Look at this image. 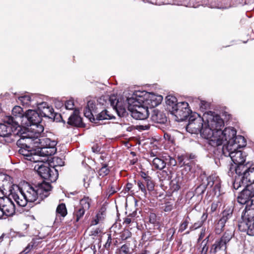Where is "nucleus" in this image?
Instances as JSON below:
<instances>
[{"label": "nucleus", "instance_id": "obj_46", "mask_svg": "<svg viewBox=\"0 0 254 254\" xmlns=\"http://www.w3.org/2000/svg\"><path fill=\"white\" fill-rule=\"evenodd\" d=\"M34 244V243L32 242L29 243L24 250L20 253V254H26L28 253L32 249Z\"/></svg>", "mask_w": 254, "mask_h": 254}, {"label": "nucleus", "instance_id": "obj_11", "mask_svg": "<svg viewBox=\"0 0 254 254\" xmlns=\"http://www.w3.org/2000/svg\"><path fill=\"white\" fill-rule=\"evenodd\" d=\"M235 173L240 175L247 185L254 183V166L252 167L249 163L238 166L235 168Z\"/></svg>", "mask_w": 254, "mask_h": 254}, {"label": "nucleus", "instance_id": "obj_41", "mask_svg": "<svg viewBox=\"0 0 254 254\" xmlns=\"http://www.w3.org/2000/svg\"><path fill=\"white\" fill-rule=\"evenodd\" d=\"M119 252L120 254H128L130 253L129 244H125L123 245L121 247Z\"/></svg>", "mask_w": 254, "mask_h": 254}, {"label": "nucleus", "instance_id": "obj_62", "mask_svg": "<svg viewBox=\"0 0 254 254\" xmlns=\"http://www.w3.org/2000/svg\"><path fill=\"white\" fill-rule=\"evenodd\" d=\"M111 243H112L111 236V235H109L107 241L105 245V248H109L111 245Z\"/></svg>", "mask_w": 254, "mask_h": 254}, {"label": "nucleus", "instance_id": "obj_4", "mask_svg": "<svg viewBox=\"0 0 254 254\" xmlns=\"http://www.w3.org/2000/svg\"><path fill=\"white\" fill-rule=\"evenodd\" d=\"M25 120L26 121L23 124L27 126L30 127H31L29 129L32 130V132H35L36 135H39L43 132L44 127L42 125L40 124L42 122V119L38 111L28 110L25 113Z\"/></svg>", "mask_w": 254, "mask_h": 254}, {"label": "nucleus", "instance_id": "obj_18", "mask_svg": "<svg viewBox=\"0 0 254 254\" xmlns=\"http://www.w3.org/2000/svg\"><path fill=\"white\" fill-rule=\"evenodd\" d=\"M233 234L231 231L228 230L226 231L221 238L216 241L212 246L210 252L216 253L219 250H223L226 251L227 245L230 241Z\"/></svg>", "mask_w": 254, "mask_h": 254}, {"label": "nucleus", "instance_id": "obj_45", "mask_svg": "<svg viewBox=\"0 0 254 254\" xmlns=\"http://www.w3.org/2000/svg\"><path fill=\"white\" fill-rule=\"evenodd\" d=\"M131 233L128 230H125L123 232L121 235V237L122 240H126L128 238L131 237Z\"/></svg>", "mask_w": 254, "mask_h": 254}, {"label": "nucleus", "instance_id": "obj_1", "mask_svg": "<svg viewBox=\"0 0 254 254\" xmlns=\"http://www.w3.org/2000/svg\"><path fill=\"white\" fill-rule=\"evenodd\" d=\"M51 189L52 187L49 183L43 182L34 187H29L26 192L19 190L21 197L23 198V200L18 202L19 206H25L28 202H34L35 204L40 203L49 196Z\"/></svg>", "mask_w": 254, "mask_h": 254}, {"label": "nucleus", "instance_id": "obj_9", "mask_svg": "<svg viewBox=\"0 0 254 254\" xmlns=\"http://www.w3.org/2000/svg\"><path fill=\"white\" fill-rule=\"evenodd\" d=\"M19 187L13 183V179L10 176L0 175V190L3 196H10V194L14 190H18Z\"/></svg>", "mask_w": 254, "mask_h": 254}, {"label": "nucleus", "instance_id": "obj_34", "mask_svg": "<svg viewBox=\"0 0 254 254\" xmlns=\"http://www.w3.org/2000/svg\"><path fill=\"white\" fill-rule=\"evenodd\" d=\"M242 185H247L240 175L236 174L233 186L234 189L238 190Z\"/></svg>", "mask_w": 254, "mask_h": 254}, {"label": "nucleus", "instance_id": "obj_42", "mask_svg": "<svg viewBox=\"0 0 254 254\" xmlns=\"http://www.w3.org/2000/svg\"><path fill=\"white\" fill-rule=\"evenodd\" d=\"M76 215V221L77 222L79 221L80 218L82 217L85 213V210L83 207H80L79 209H78L77 210H76L75 212Z\"/></svg>", "mask_w": 254, "mask_h": 254}, {"label": "nucleus", "instance_id": "obj_63", "mask_svg": "<svg viewBox=\"0 0 254 254\" xmlns=\"http://www.w3.org/2000/svg\"><path fill=\"white\" fill-rule=\"evenodd\" d=\"M169 164L173 166H176V165L177 164L176 160L174 158H173L169 156Z\"/></svg>", "mask_w": 254, "mask_h": 254}, {"label": "nucleus", "instance_id": "obj_35", "mask_svg": "<svg viewBox=\"0 0 254 254\" xmlns=\"http://www.w3.org/2000/svg\"><path fill=\"white\" fill-rule=\"evenodd\" d=\"M22 190L21 189L19 188L18 190H14L10 194V197L11 199H13L14 201L16 202V204L19 206L18 202L21 200H23V198L21 197V195L20 194L19 191Z\"/></svg>", "mask_w": 254, "mask_h": 254}, {"label": "nucleus", "instance_id": "obj_33", "mask_svg": "<svg viewBox=\"0 0 254 254\" xmlns=\"http://www.w3.org/2000/svg\"><path fill=\"white\" fill-rule=\"evenodd\" d=\"M145 188L148 191L151 192L154 189V183L150 177H144V180H143Z\"/></svg>", "mask_w": 254, "mask_h": 254}, {"label": "nucleus", "instance_id": "obj_54", "mask_svg": "<svg viewBox=\"0 0 254 254\" xmlns=\"http://www.w3.org/2000/svg\"><path fill=\"white\" fill-rule=\"evenodd\" d=\"M245 208H250V209L254 210V199L248 201Z\"/></svg>", "mask_w": 254, "mask_h": 254}, {"label": "nucleus", "instance_id": "obj_8", "mask_svg": "<svg viewBox=\"0 0 254 254\" xmlns=\"http://www.w3.org/2000/svg\"><path fill=\"white\" fill-rule=\"evenodd\" d=\"M233 147L228 149H223V154L225 156L230 157L232 161L235 164V165H232L229 169L230 171L232 170L235 171V168L240 165H245L244 164L246 160V155L241 150H234Z\"/></svg>", "mask_w": 254, "mask_h": 254}, {"label": "nucleus", "instance_id": "obj_29", "mask_svg": "<svg viewBox=\"0 0 254 254\" xmlns=\"http://www.w3.org/2000/svg\"><path fill=\"white\" fill-rule=\"evenodd\" d=\"M163 97L161 95L150 94L148 98L146 99V102L148 104L150 105L152 107H154L159 105Z\"/></svg>", "mask_w": 254, "mask_h": 254}, {"label": "nucleus", "instance_id": "obj_47", "mask_svg": "<svg viewBox=\"0 0 254 254\" xmlns=\"http://www.w3.org/2000/svg\"><path fill=\"white\" fill-rule=\"evenodd\" d=\"M34 244V243L32 242L29 243L24 250L20 253V254H26L28 253L32 249Z\"/></svg>", "mask_w": 254, "mask_h": 254}, {"label": "nucleus", "instance_id": "obj_39", "mask_svg": "<svg viewBox=\"0 0 254 254\" xmlns=\"http://www.w3.org/2000/svg\"><path fill=\"white\" fill-rule=\"evenodd\" d=\"M108 165L106 164L102 165V167L99 170V174L100 176H104L108 175L110 172L109 169L107 168Z\"/></svg>", "mask_w": 254, "mask_h": 254}, {"label": "nucleus", "instance_id": "obj_56", "mask_svg": "<svg viewBox=\"0 0 254 254\" xmlns=\"http://www.w3.org/2000/svg\"><path fill=\"white\" fill-rule=\"evenodd\" d=\"M149 220L151 223L154 224L156 221V215L154 213H151L149 216Z\"/></svg>", "mask_w": 254, "mask_h": 254}, {"label": "nucleus", "instance_id": "obj_7", "mask_svg": "<svg viewBox=\"0 0 254 254\" xmlns=\"http://www.w3.org/2000/svg\"><path fill=\"white\" fill-rule=\"evenodd\" d=\"M34 169L41 178L51 182H55L58 178V171L54 167L50 168L49 163L41 162V164L35 166Z\"/></svg>", "mask_w": 254, "mask_h": 254}, {"label": "nucleus", "instance_id": "obj_57", "mask_svg": "<svg viewBox=\"0 0 254 254\" xmlns=\"http://www.w3.org/2000/svg\"><path fill=\"white\" fill-rule=\"evenodd\" d=\"M134 213L130 214L127 218H126L124 220V223L126 224H129L131 222H133L134 219H132L131 218L129 217V216H134Z\"/></svg>", "mask_w": 254, "mask_h": 254}, {"label": "nucleus", "instance_id": "obj_55", "mask_svg": "<svg viewBox=\"0 0 254 254\" xmlns=\"http://www.w3.org/2000/svg\"><path fill=\"white\" fill-rule=\"evenodd\" d=\"M189 222L187 220L184 221L181 225L179 231L182 232H183L188 226Z\"/></svg>", "mask_w": 254, "mask_h": 254}, {"label": "nucleus", "instance_id": "obj_58", "mask_svg": "<svg viewBox=\"0 0 254 254\" xmlns=\"http://www.w3.org/2000/svg\"><path fill=\"white\" fill-rule=\"evenodd\" d=\"M95 105L93 101H89L87 102V104L85 108L90 109L91 110H93V109L95 107Z\"/></svg>", "mask_w": 254, "mask_h": 254}, {"label": "nucleus", "instance_id": "obj_13", "mask_svg": "<svg viewBox=\"0 0 254 254\" xmlns=\"http://www.w3.org/2000/svg\"><path fill=\"white\" fill-rule=\"evenodd\" d=\"M189 122L186 126V130L190 133L197 134L200 131L204 126L203 117H201L197 114L190 115L189 117Z\"/></svg>", "mask_w": 254, "mask_h": 254}, {"label": "nucleus", "instance_id": "obj_59", "mask_svg": "<svg viewBox=\"0 0 254 254\" xmlns=\"http://www.w3.org/2000/svg\"><path fill=\"white\" fill-rule=\"evenodd\" d=\"M203 223L202 221L200 220L198 221L197 222L195 223L192 227L190 228L191 229L195 230L199 227H200L202 225Z\"/></svg>", "mask_w": 254, "mask_h": 254}, {"label": "nucleus", "instance_id": "obj_15", "mask_svg": "<svg viewBox=\"0 0 254 254\" xmlns=\"http://www.w3.org/2000/svg\"><path fill=\"white\" fill-rule=\"evenodd\" d=\"M7 118L4 120L3 124H0V136L6 138L5 141L10 142L14 141V139L11 138L13 136H15V133L18 129V127L20 126H15L13 123L8 124L7 122Z\"/></svg>", "mask_w": 254, "mask_h": 254}, {"label": "nucleus", "instance_id": "obj_24", "mask_svg": "<svg viewBox=\"0 0 254 254\" xmlns=\"http://www.w3.org/2000/svg\"><path fill=\"white\" fill-rule=\"evenodd\" d=\"M151 119L153 122L160 124H164L167 121L166 115L163 112L158 109H153L152 110Z\"/></svg>", "mask_w": 254, "mask_h": 254}, {"label": "nucleus", "instance_id": "obj_32", "mask_svg": "<svg viewBox=\"0 0 254 254\" xmlns=\"http://www.w3.org/2000/svg\"><path fill=\"white\" fill-rule=\"evenodd\" d=\"M177 98L172 95H168L166 97V103L168 106V109L171 112L172 107L176 106L177 104Z\"/></svg>", "mask_w": 254, "mask_h": 254}, {"label": "nucleus", "instance_id": "obj_25", "mask_svg": "<svg viewBox=\"0 0 254 254\" xmlns=\"http://www.w3.org/2000/svg\"><path fill=\"white\" fill-rule=\"evenodd\" d=\"M79 110L75 109L68 118L67 124L72 126L82 127L83 124L82 118L79 116Z\"/></svg>", "mask_w": 254, "mask_h": 254}, {"label": "nucleus", "instance_id": "obj_17", "mask_svg": "<svg viewBox=\"0 0 254 254\" xmlns=\"http://www.w3.org/2000/svg\"><path fill=\"white\" fill-rule=\"evenodd\" d=\"M15 204L10 196H0V213L7 216L15 213ZM0 214V217H1Z\"/></svg>", "mask_w": 254, "mask_h": 254}, {"label": "nucleus", "instance_id": "obj_50", "mask_svg": "<svg viewBox=\"0 0 254 254\" xmlns=\"http://www.w3.org/2000/svg\"><path fill=\"white\" fill-rule=\"evenodd\" d=\"M74 102L73 100H69L65 103V106L66 109L72 110L74 108Z\"/></svg>", "mask_w": 254, "mask_h": 254}, {"label": "nucleus", "instance_id": "obj_37", "mask_svg": "<svg viewBox=\"0 0 254 254\" xmlns=\"http://www.w3.org/2000/svg\"><path fill=\"white\" fill-rule=\"evenodd\" d=\"M221 205V203L219 199L214 200L211 203L209 213H212L215 211H217Z\"/></svg>", "mask_w": 254, "mask_h": 254}, {"label": "nucleus", "instance_id": "obj_52", "mask_svg": "<svg viewBox=\"0 0 254 254\" xmlns=\"http://www.w3.org/2000/svg\"><path fill=\"white\" fill-rule=\"evenodd\" d=\"M20 100L24 103L27 104L31 100V97L29 95H24L20 97Z\"/></svg>", "mask_w": 254, "mask_h": 254}, {"label": "nucleus", "instance_id": "obj_28", "mask_svg": "<svg viewBox=\"0 0 254 254\" xmlns=\"http://www.w3.org/2000/svg\"><path fill=\"white\" fill-rule=\"evenodd\" d=\"M233 211L230 209H225L222 213V216L219 220L218 226L222 228L227 221L232 217Z\"/></svg>", "mask_w": 254, "mask_h": 254}, {"label": "nucleus", "instance_id": "obj_5", "mask_svg": "<svg viewBox=\"0 0 254 254\" xmlns=\"http://www.w3.org/2000/svg\"><path fill=\"white\" fill-rule=\"evenodd\" d=\"M237 131L233 127H227L223 130H219L216 131L218 135L219 142L217 143V146L223 145V149H228L233 146L236 135Z\"/></svg>", "mask_w": 254, "mask_h": 254}, {"label": "nucleus", "instance_id": "obj_61", "mask_svg": "<svg viewBox=\"0 0 254 254\" xmlns=\"http://www.w3.org/2000/svg\"><path fill=\"white\" fill-rule=\"evenodd\" d=\"M101 218V217L100 216L99 214H97L96 215V218L94 219L91 222V225H95L99 223V220Z\"/></svg>", "mask_w": 254, "mask_h": 254}, {"label": "nucleus", "instance_id": "obj_2", "mask_svg": "<svg viewBox=\"0 0 254 254\" xmlns=\"http://www.w3.org/2000/svg\"><path fill=\"white\" fill-rule=\"evenodd\" d=\"M18 136L20 138L17 140L16 144L20 149L18 152L24 156L25 153L21 151L22 150H31L36 147V137L39 135H36L35 132H32L29 128H22L20 126L18 127V129L15 136Z\"/></svg>", "mask_w": 254, "mask_h": 254}, {"label": "nucleus", "instance_id": "obj_16", "mask_svg": "<svg viewBox=\"0 0 254 254\" xmlns=\"http://www.w3.org/2000/svg\"><path fill=\"white\" fill-rule=\"evenodd\" d=\"M203 116L207 121L208 126L213 128L214 132L222 130L221 127L224 126V122L219 115L213 112L209 111L205 113Z\"/></svg>", "mask_w": 254, "mask_h": 254}, {"label": "nucleus", "instance_id": "obj_40", "mask_svg": "<svg viewBox=\"0 0 254 254\" xmlns=\"http://www.w3.org/2000/svg\"><path fill=\"white\" fill-rule=\"evenodd\" d=\"M137 185L139 188V189L142 191V192L144 194V195L146 196L147 195V190L145 188V185L143 183V180H139L137 182Z\"/></svg>", "mask_w": 254, "mask_h": 254}, {"label": "nucleus", "instance_id": "obj_31", "mask_svg": "<svg viewBox=\"0 0 254 254\" xmlns=\"http://www.w3.org/2000/svg\"><path fill=\"white\" fill-rule=\"evenodd\" d=\"M152 165L156 169L161 170L166 167V162L163 159L156 157L153 160Z\"/></svg>", "mask_w": 254, "mask_h": 254}, {"label": "nucleus", "instance_id": "obj_22", "mask_svg": "<svg viewBox=\"0 0 254 254\" xmlns=\"http://www.w3.org/2000/svg\"><path fill=\"white\" fill-rule=\"evenodd\" d=\"M254 196V188L252 185L247 184L245 188L241 192L237 199L239 203L244 204L252 200Z\"/></svg>", "mask_w": 254, "mask_h": 254}, {"label": "nucleus", "instance_id": "obj_10", "mask_svg": "<svg viewBox=\"0 0 254 254\" xmlns=\"http://www.w3.org/2000/svg\"><path fill=\"white\" fill-rule=\"evenodd\" d=\"M254 227V210L245 208L242 215V221L239 224V229L242 232H247L249 234V231Z\"/></svg>", "mask_w": 254, "mask_h": 254}, {"label": "nucleus", "instance_id": "obj_21", "mask_svg": "<svg viewBox=\"0 0 254 254\" xmlns=\"http://www.w3.org/2000/svg\"><path fill=\"white\" fill-rule=\"evenodd\" d=\"M12 116H7L6 122L8 124L13 123L15 126H19V122L24 121L25 114L23 113V109L20 106H15L12 110Z\"/></svg>", "mask_w": 254, "mask_h": 254}, {"label": "nucleus", "instance_id": "obj_19", "mask_svg": "<svg viewBox=\"0 0 254 254\" xmlns=\"http://www.w3.org/2000/svg\"><path fill=\"white\" fill-rule=\"evenodd\" d=\"M202 137L208 140L209 144L212 146H217V143L219 142L218 135L216 131H214L208 124H204L200 131L199 132Z\"/></svg>", "mask_w": 254, "mask_h": 254}, {"label": "nucleus", "instance_id": "obj_38", "mask_svg": "<svg viewBox=\"0 0 254 254\" xmlns=\"http://www.w3.org/2000/svg\"><path fill=\"white\" fill-rule=\"evenodd\" d=\"M208 241V237L204 239L201 243L200 247L201 248L200 254H207V252L208 250V246H207V244Z\"/></svg>", "mask_w": 254, "mask_h": 254}, {"label": "nucleus", "instance_id": "obj_23", "mask_svg": "<svg viewBox=\"0 0 254 254\" xmlns=\"http://www.w3.org/2000/svg\"><path fill=\"white\" fill-rule=\"evenodd\" d=\"M40 149L37 147H35L31 150H22V152L25 153V155L23 156L25 159L34 162H42L40 160V156H46L45 155L42 154L40 151Z\"/></svg>", "mask_w": 254, "mask_h": 254}, {"label": "nucleus", "instance_id": "obj_44", "mask_svg": "<svg viewBox=\"0 0 254 254\" xmlns=\"http://www.w3.org/2000/svg\"><path fill=\"white\" fill-rule=\"evenodd\" d=\"M214 190L215 191V193L218 191L219 193L220 192V188H221V183L220 180L219 178H215V183L214 185Z\"/></svg>", "mask_w": 254, "mask_h": 254}, {"label": "nucleus", "instance_id": "obj_64", "mask_svg": "<svg viewBox=\"0 0 254 254\" xmlns=\"http://www.w3.org/2000/svg\"><path fill=\"white\" fill-rule=\"evenodd\" d=\"M178 161L179 164L182 166L183 165L184 162V155L178 156Z\"/></svg>", "mask_w": 254, "mask_h": 254}, {"label": "nucleus", "instance_id": "obj_49", "mask_svg": "<svg viewBox=\"0 0 254 254\" xmlns=\"http://www.w3.org/2000/svg\"><path fill=\"white\" fill-rule=\"evenodd\" d=\"M150 128V125L149 124H145L144 125H139L135 127V128L138 130H148Z\"/></svg>", "mask_w": 254, "mask_h": 254}, {"label": "nucleus", "instance_id": "obj_48", "mask_svg": "<svg viewBox=\"0 0 254 254\" xmlns=\"http://www.w3.org/2000/svg\"><path fill=\"white\" fill-rule=\"evenodd\" d=\"M215 178H218L216 177L210 176L207 178V186L211 188L214 186L215 183Z\"/></svg>", "mask_w": 254, "mask_h": 254}, {"label": "nucleus", "instance_id": "obj_14", "mask_svg": "<svg viewBox=\"0 0 254 254\" xmlns=\"http://www.w3.org/2000/svg\"><path fill=\"white\" fill-rule=\"evenodd\" d=\"M170 113L176 117L178 121H183L190 116V110L187 102H181L172 107Z\"/></svg>", "mask_w": 254, "mask_h": 254}, {"label": "nucleus", "instance_id": "obj_26", "mask_svg": "<svg viewBox=\"0 0 254 254\" xmlns=\"http://www.w3.org/2000/svg\"><path fill=\"white\" fill-rule=\"evenodd\" d=\"M184 179L182 174L177 173L176 177L173 179L171 182V188L173 191L178 190L183 185Z\"/></svg>", "mask_w": 254, "mask_h": 254}, {"label": "nucleus", "instance_id": "obj_43", "mask_svg": "<svg viewBox=\"0 0 254 254\" xmlns=\"http://www.w3.org/2000/svg\"><path fill=\"white\" fill-rule=\"evenodd\" d=\"M92 110H91L90 109H88L85 108L84 110V116L86 118H88L91 122L94 123L93 120H92V118L95 117L92 113Z\"/></svg>", "mask_w": 254, "mask_h": 254}, {"label": "nucleus", "instance_id": "obj_20", "mask_svg": "<svg viewBox=\"0 0 254 254\" xmlns=\"http://www.w3.org/2000/svg\"><path fill=\"white\" fill-rule=\"evenodd\" d=\"M38 110L41 116L54 121L57 116L61 117V115L54 112L53 108L49 106L47 102H42L38 104Z\"/></svg>", "mask_w": 254, "mask_h": 254}, {"label": "nucleus", "instance_id": "obj_6", "mask_svg": "<svg viewBox=\"0 0 254 254\" xmlns=\"http://www.w3.org/2000/svg\"><path fill=\"white\" fill-rule=\"evenodd\" d=\"M35 142L37 146L36 147L40 149L39 151L45 156H52L57 151V142L42 136L41 134L36 137Z\"/></svg>", "mask_w": 254, "mask_h": 254}, {"label": "nucleus", "instance_id": "obj_3", "mask_svg": "<svg viewBox=\"0 0 254 254\" xmlns=\"http://www.w3.org/2000/svg\"><path fill=\"white\" fill-rule=\"evenodd\" d=\"M128 111L130 115L135 120H144L149 116L147 107L142 106V99H137L133 96L127 99Z\"/></svg>", "mask_w": 254, "mask_h": 254}, {"label": "nucleus", "instance_id": "obj_60", "mask_svg": "<svg viewBox=\"0 0 254 254\" xmlns=\"http://www.w3.org/2000/svg\"><path fill=\"white\" fill-rule=\"evenodd\" d=\"M100 150H101V147L99 146H98L97 144L94 145L92 147V150L94 153H98L100 152Z\"/></svg>", "mask_w": 254, "mask_h": 254}, {"label": "nucleus", "instance_id": "obj_51", "mask_svg": "<svg viewBox=\"0 0 254 254\" xmlns=\"http://www.w3.org/2000/svg\"><path fill=\"white\" fill-rule=\"evenodd\" d=\"M205 190V185H200L195 189V192L199 194H202Z\"/></svg>", "mask_w": 254, "mask_h": 254}, {"label": "nucleus", "instance_id": "obj_27", "mask_svg": "<svg viewBox=\"0 0 254 254\" xmlns=\"http://www.w3.org/2000/svg\"><path fill=\"white\" fill-rule=\"evenodd\" d=\"M114 118L115 117L113 116L108 114V111L105 110L98 114L96 118H92V120H93L94 124H96L97 125H99L101 124V123H99V121H100L104 120H110Z\"/></svg>", "mask_w": 254, "mask_h": 254}, {"label": "nucleus", "instance_id": "obj_53", "mask_svg": "<svg viewBox=\"0 0 254 254\" xmlns=\"http://www.w3.org/2000/svg\"><path fill=\"white\" fill-rule=\"evenodd\" d=\"M191 161L190 160L189 157H188V155H184V162L183 165L185 166H190L191 164Z\"/></svg>", "mask_w": 254, "mask_h": 254}, {"label": "nucleus", "instance_id": "obj_36", "mask_svg": "<svg viewBox=\"0 0 254 254\" xmlns=\"http://www.w3.org/2000/svg\"><path fill=\"white\" fill-rule=\"evenodd\" d=\"M57 213L60 214L61 216L64 217L67 214V210L65 205L64 203L60 204L56 209Z\"/></svg>", "mask_w": 254, "mask_h": 254}, {"label": "nucleus", "instance_id": "obj_12", "mask_svg": "<svg viewBox=\"0 0 254 254\" xmlns=\"http://www.w3.org/2000/svg\"><path fill=\"white\" fill-rule=\"evenodd\" d=\"M110 102L111 106L115 109L118 116L120 117H124L128 115V113L126 109V107L128 106L127 99L125 101L123 98L120 97L118 98L117 96L112 95L110 96L107 97Z\"/></svg>", "mask_w": 254, "mask_h": 254}, {"label": "nucleus", "instance_id": "obj_30", "mask_svg": "<svg viewBox=\"0 0 254 254\" xmlns=\"http://www.w3.org/2000/svg\"><path fill=\"white\" fill-rule=\"evenodd\" d=\"M235 141L232 146L234 150H237L238 148L245 147L246 145V140L242 135H237L235 137Z\"/></svg>", "mask_w": 254, "mask_h": 254}]
</instances>
